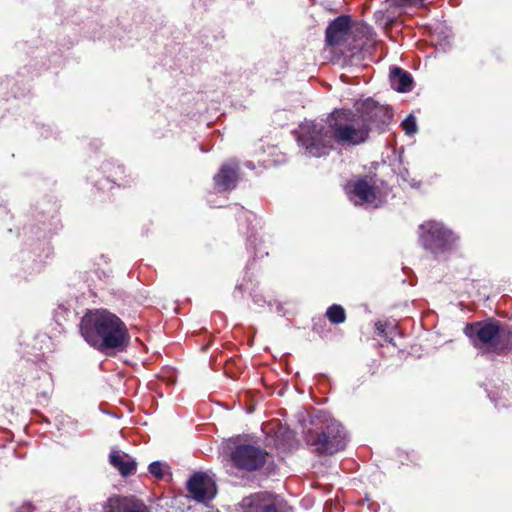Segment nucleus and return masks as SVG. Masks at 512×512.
<instances>
[{
    "instance_id": "f257e3e1",
    "label": "nucleus",
    "mask_w": 512,
    "mask_h": 512,
    "mask_svg": "<svg viewBox=\"0 0 512 512\" xmlns=\"http://www.w3.org/2000/svg\"><path fill=\"white\" fill-rule=\"evenodd\" d=\"M392 118L391 112L372 99L365 100L356 112L335 110L325 124L305 121L299 127L298 142L307 155H328L334 143L356 146L367 141L373 127L380 128Z\"/></svg>"
},
{
    "instance_id": "f03ea898",
    "label": "nucleus",
    "mask_w": 512,
    "mask_h": 512,
    "mask_svg": "<svg viewBox=\"0 0 512 512\" xmlns=\"http://www.w3.org/2000/svg\"><path fill=\"white\" fill-rule=\"evenodd\" d=\"M80 331L89 345L102 352L123 349L130 340L125 323L107 310L86 313L81 320Z\"/></svg>"
},
{
    "instance_id": "7ed1b4c3",
    "label": "nucleus",
    "mask_w": 512,
    "mask_h": 512,
    "mask_svg": "<svg viewBox=\"0 0 512 512\" xmlns=\"http://www.w3.org/2000/svg\"><path fill=\"white\" fill-rule=\"evenodd\" d=\"M464 331L476 348L500 353L508 347V339L496 323L477 322L467 325Z\"/></svg>"
},
{
    "instance_id": "20e7f679",
    "label": "nucleus",
    "mask_w": 512,
    "mask_h": 512,
    "mask_svg": "<svg viewBox=\"0 0 512 512\" xmlns=\"http://www.w3.org/2000/svg\"><path fill=\"white\" fill-rule=\"evenodd\" d=\"M420 241L426 250L435 256L444 254L452 249L456 236L442 223L429 221L420 227Z\"/></svg>"
},
{
    "instance_id": "39448f33",
    "label": "nucleus",
    "mask_w": 512,
    "mask_h": 512,
    "mask_svg": "<svg viewBox=\"0 0 512 512\" xmlns=\"http://www.w3.org/2000/svg\"><path fill=\"white\" fill-rule=\"evenodd\" d=\"M265 453L256 446L239 444L230 450L225 467L228 473L233 474L234 469L241 471H254L265 462Z\"/></svg>"
},
{
    "instance_id": "423d86ee",
    "label": "nucleus",
    "mask_w": 512,
    "mask_h": 512,
    "mask_svg": "<svg viewBox=\"0 0 512 512\" xmlns=\"http://www.w3.org/2000/svg\"><path fill=\"white\" fill-rule=\"evenodd\" d=\"M308 442L319 453L334 454L345 448L347 436L342 425L336 420H331L322 433L309 439Z\"/></svg>"
},
{
    "instance_id": "0eeeda50",
    "label": "nucleus",
    "mask_w": 512,
    "mask_h": 512,
    "mask_svg": "<svg viewBox=\"0 0 512 512\" xmlns=\"http://www.w3.org/2000/svg\"><path fill=\"white\" fill-rule=\"evenodd\" d=\"M282 499L268 492L256 493L245 497L240 506L242 512H278Z\"/></svg>"
},
{
    "instance_id": "6e6552de",
    "label": "nucleus",
    "mask_w": 512,
    "mask_h": 512,
    "mask_svg": "<svg viewBox=\"0 0 512 512\" xmlns=\"http://www.w3.org/2000/svg\"><path fill=\"white\" fill-rule=\"evenodd\" d=\"M187 489L193 499L206 502L216 495V485L206 473H195L187 483Z\"/></svg>"
},
{
    "instance_id": "1a4fd4ad",
    "label": "nucleus",
    "mask_w": 512,
    "mask_h": 512,
    "mask_svg": "<svg viewBox=\"0 0 512 512\" xmlns=\"http://www.w3.org/2000/svg\"><path fill=\"white\" fill-rule=\"evenodd\" d=\"M103 512H150L143 501L133 497L114 496L108 499Z\"/></svg>"
},
{
    "instance_id": "9d476101",
    "label": "nucleus",
    "mask_w": 512,
    "mask_h": 512,
    "mask_svg": "<svg viewBox=\"0 0 512 512\" xmlns=\"http://www.w3.org/2000/svg\"><path fill=\"white\" fill-rule=\"evenodd\" d=\"M348 195L355 205L374 204L376 201L375 187L367 179H359Z\"/></svg>"
},
{
    "instance_id": "9b49d317",
    "label": "nucleus",
    "mask_w": 512,
    "mask_h": 512,
    "mask_svg": "<svg viewBox=\"0 0 512 512\" xmlns=\"http://www.w3.org/2000/svg\"><path fill=\"white\" fill-rule=\"evenodd\" d=\"M350 29V18L340 16L336 18L326 30V41L329 45H339L347 37Z\"/></svg>"
},
{
    "instance_id": "f8f14e48",
    "label": "nucleus",
    "mask_w": 512,
    "mask_h": 512,
    "mask_svg": "<svg viewBox=\"0 0 512 512\" xmlns=\"http://www.w3.org/2000/svg\"><path fill=\"white\" fill-rule=\"evenodd\" d=\"M215 186L219 191H229L235 188L237 182V164L225 163L214 176Z\"/></svg>"
},
{
    "instance_id": "ddd939ff",
    "label": "nucleus",
    "mask_w": 512,
    "mask_h": 512,
    "mask_svg": "<svg viewBox=\"0 0 512 512\" xmlns=\"http://www.w3.org/2000/svg\"><path fill=\"white\" fill-rule=\"evenodd\" d=\"M109 460L110 464L124 477L132 475L136 471V461L124 452L112 450Z\"/></svg>"
},
{
    "instance_id": "4468645a",
    "label": "nucleus",
    "mask_w": 512,
    "mask_h": 512,
    "mask_svg": "<svg viewBox=\"0 0 512 512\" xmlns=\"http://www.w3.org/2000/svg\"><path fill=\"white\" fill-rule=\"evenodd\" d=\"M390 82L393 89L398 92H408L412 89L411 75L401 68H393L390 72Z\"/></svg>"
},
{
    "instance_id": "2eb2a0df",
    "label": "nucleus",
    "mask_w": 512,
    "mask_h": 512,
    "mask_svg": "<svg viewBox=\"0 0 512 512\" xmlns=\"http://www.w3.org/2000/svg\"><path fill=\"white\" fill-rule=\"evenodd\" d=\"M326 315L330 322L340 324L345 321L346 315L345 310L340 305H332L328 308Z\"/></svg>"
},
{
    "instance_id": "dca6fc26",
    "label": "nucleus",
    "mask_w": 512,
    "mask_h": 512,
    "mask_svg": "<svg viewBox=\"0 0 512 512\" xmlns=\"http://www.w3.org/2000/svg\"><path fill=\"white\" fill-rule=\"evenodd\" d=\"M402 128L405 131L407 135H413L417 131V124L416 119L413 115H408L403 121H402Z\"/></svg>"
},
{
    "instance_id": "f3484780",
    "label": "nucleus",
    "mask_w": 512,
    "mask_h": 512,
    "mask_svg": "<svg viewBox=\"0 0 512 512\" xmlns=\"http://www.w3.org/2000/svg\"><path fill=\"white\" fill-rule=\"evenodd\" d=\"M149 473L156 478L160 479L163 477V464L159 461L152 462L149 465Z\"/></svg>"
},
{
    "instance_id": "a211bd4d",
    "label": "nucleus",
    "mask_w": 512,
    "mask_h": 512,
    "mask_svg": "<svg viewBox=\"0 0 512 512\" xmlns=\"http://www.w3.org/2000/svg\"><path fill=\"white\" fill-rule=\"evenodd\" d=\"M34 506L30 502L22 503L15 512H33Z\"/></svg>"
},
{
    "instance_id": "6ab92c4d",
    "label": "nucleus",
    "mask_w": 512,
    "mask_h": 512,
    "mask_svg": "<svg viewBox=\"0 0 512 512\" xmlns=\"http://www.w3.org/2000/svg\"><path fill=\"white\" fill-rule=\"evenodd\" d=\"M376 327L377 329L382 333L383 332V328H382V324L381 323H377L376 324Z\"/></svg>"
}]
</instances>
